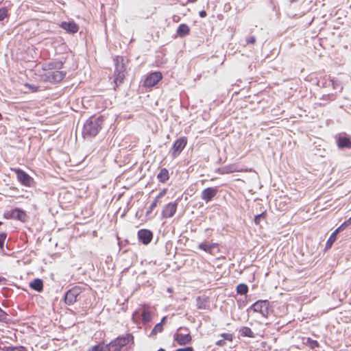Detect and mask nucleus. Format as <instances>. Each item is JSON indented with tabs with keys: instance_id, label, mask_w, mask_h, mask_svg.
Here are the masks:
<instances>
[{
	"instance_id": "nucleus-1",
	"label": "nucleus",
	"mask_w": 351,
	"mask_h": 351,
	"mask_svg": "<svg viewBox=\"0 0 351 351\" xmlns=\"http://www.w3.org/2000/svg\"><path fill=\"white\" fill-rule=\"evenodd\" d=\"M42 70L43 73H40V77L44 82L51 83L60 82L66 75L64 72L56 70L53 67L43 68Z\"/></svg>"
},
{
	"instance_id": "nucleus-2",
	"label": "nucleus",
	"mask_w": 351,
	"mask_h": 351,
	"mask_svg": "<svg viewBox=\"0 0 351 351\" xmlns=\"http://www.w3.org/2000/svg\"><path fill=\"white\" fill-rule=\"evenodd\" d=\"M12 172L16 175L17 180L23 186L31 187L35 183L34 180L29 174L19 168H11Z\"/></svg>"
},
{
	"instance_id": "nucleus-3",
	"label": "nucleus",
	"mask_w": 351,
	"mask_h": 351,
	"mask_svg": "<svg viewBox=\"0 0 351 351\" xmlns=\"http://www.w3.org/2000/svg\"><path fill=\"white\" fill-rule=\"evenodd\" d=\"M100 120H88L84 126V134L90 136H95L101 130Z\"/></svg>"
},
{
	"instance_id": "nucleus-4",
	"label": "nucleus",
	"mask_w": 351,
	"mask_h": 351,
	"mask_svg": "<svg viewBox=\"0 0 351 351\" xmlns=\"http://www.w3.org/2000/svg\"><path fill=\"white\" fill-rule=\"evenodd\" d=\"M269 307V302L268 300H258L250 307V309L255 313L261 314L264 317H267Z\"/></svg>"
},
{
	"instance_id": "nucleus-5",
	"label": "nucleus",
	"mask_w": 351,
	"mask_h": 351,
	"mask_svg": "<svg viewBox=\"0 0 351 351\" xmlns=\"http://www.w3.org/2000/svg\"><path fill=\"white\" fill-rule=\"evenodd\" d=\"M187 141L186 136H182L173 143L171 150L173 158H177L181 154L187 145Z\"/></svg>"
},
{
	"instance_id": "nucleus-6",
	"label": "nucleus",
	"mask_w": 351,
	"mask_h": 351,
	"mask_svg": "<svg viewBox=\"0 0 351 351\" xmlns=\"http://www.w3.org/2000/svg\"><path fill=\"white\" fill-rule=\"evenodd\" d=\"M162 79V73L160 71H155L147 75L143 85L146 88H152L156 85Z\"/></svg>"
},
{
	"instance_id": "nucleus-7",
	"label": "nucleus",
	"mask_w": 351,
	"mask_h": 351,
	"mask_svg": "<svg viewBox=\"0 0 351 351\" xmlns=\"http://www.w3.org/2000/svg\"><path fill=\"white\" fill-rule=\"evenodd\" d=\"M81 293V288L74 287L69 289L65 294L64 300L66 304L71 305L77 301L78 295Z\"/></svg>"
},
{
	"instance_id": "nucleus-8",
	"label": "nucleus",
	"mask_w": 351,
	"mask_h": 351,
	"mask_svg": "<svg viewBox=\"0 0 351 351\" xmlns=\"http://www.w3.org/2000/svg\"><path fill=\"white\" fill-rule=\"evenodd\" d=\"M4 217L7 219H15L23 222L25 221L27 218L26 213L18 208L13 209L9 213L5 214Z\"/></svg>"
},
{
	"instance_id": "nucleus-9",
	"label": "nucleus",
	"mask_w": 351,
	"mask_h": 351,
	"mask_svg": "<svg viewBox=\"0 0 351 351\" xmlns=\"http://www.w3.org/2000/svg\"><path fill=\"white\" fill-rule=\"evenodd\" d=\"M177 207L178 203L176 202L166 204L161 212L162 217L165 219L172 217L176 213Z\"/></svg>"
},
{
	"instance_id": "nucleus-10",
	"label": "nucleus",
	"mask_w": 351,
	"mask_h": 351,
	"mask_svg": "<svg viewBox=\"0 0 351 351\" xmlns=\"http://www.w3.org/2000/svg\"><path fill=\"white\" fill-rule=\"evenodd\" d=\"M111 342L121 350L123 347L129 344L130 342H132V344L134 343V337L132 334H126L125 336L117 337Z\"/></svg>"
},
{
	"instance_id": "nucleus-11",
	"label": "nucleus",
	"mask_w": 351,
	"mask_h": 351,
	"mask_svg": "<svg viewBox=\"0 0 351 351\" xmlns=\"http://www.w3.org/2000/svg\"><path fill=\"white\" fill-rule=\"evenodd\" d=\"M174 340L178 345L184 346L191 342L192 337L189 332L182 333L178 332L174 335Z\"/></svg>"
},
{
	"instance_id": "nucleus-12",
	"label": "nucleus",
	"mask_w": 351,
	"mask_h": 351,
	"mask_svg": "<svg viewBox=\"0 0 351 351\" xmlns=\"http://www.w3.org/2000/svg\"><path fill=\"white\" fill-rule=\"evenodd\" d=\"M138 240L144 245L149 244L153 238V233L147 229H141L138 231Z\"/></svg>"
},
{
	"instance_id": "nucleus-13",
	"label": "nucleus",
	"mask_w": 351,
	"mask_h": 351,
	"mask_svg": "<svg viewBox=\"0 0 351 351\" xmlns=\"http://www.w3.org/2000/svg\"><path fill=\"white\" fill-rule=\"evenodd\" d=\"M217 193L218 189L216 187L206 188L202 192V199L206 202H210Z\"/></svg>"
},
{
	"instance_id": "nucleus-14",
	"label": "nucleus",
	"mask_w": 351,
	"mask_h": 351,
	"mask_svg": "<svg viewBox=\"0 0 351 351\" xmlns=\"http://www.w3.org/2000/svg\"><path fill=\"white\" fill-rule=\"evenodd\" d=\"M114 82L116 86H119L123 83V80L125 77V67H116L114 72Z\"/></svg>"
},
{
	"instance_id": "nucleus-15",
	"label": "nucleus",
	"mask_w": 351,
	"mask_h": 351,
	"mask_svg": "<svg viewBox=\"0 0 351 351\" xmlns=\"http://www.w3.org/2000/svg\"><path fill=\"white\" fill-rule=\"evenodd\" d=\"M60 27L68 33L75 34L78 32L79 26L73 21L62 22Z\"/></svg>"
},
{
	"instance_id": "nucleus-16",
	"label": "nucleus",
	"mask_w": 351,
	"mask_h": 351,
	"mask_svg": "<svg viewBox=\"0 0 351 351\" xmlns=\"http://www.w3.org/2000/svg\"><path fill=\"white\" fill-rule=\"evenodd\" d=\"M141 317L144 323L149 322L152 319V313L149 307L146 304L141 306Z\"/></svg>"
},
{
	"instance_id": "nucleus-17",
	"label": "nucleus",
	"mask_w": 351,
	"mask_h": 351,
	"mask_svg": "<svg viewBox=\"0 0 351 351\" xmlns=\"http://www.w3.org/2000/svg\"><path fill=\"white\" fill-rule=\"evenodd\" d=\"M167 189H164L162 191H161L159 194L156 197V198L154 199L152 203L149 206V208L147 211V215L152 213V211L157 206L158 204L159 203L160 199H161L166 193H167Z\"/></svg>"
},
{
	"instance_id": "nucleus-18",
	"label": "nucleus",
	"mask_w": 351,
	"mask_h": 351,
	"mask_svg": "<svg viewBox=\"0 0 351 351\" xmlns=\"http://www.w3.org/2000/svg\"><path fill=\"white\" fill-rule=\"evenodd\" d=\"M337 143L339 148H351V140L347 136H339Z\"/></svg>"
},
{
	"instance_id": "nucleus-19",
	"label": "nucleus",
	"mask_w": 351,
	"mask_h": 351,
	"mask_svg": "<svg viewBox=\"0 0 351 351\" xmlns=\"http://www.w3.org/2000/svg\"><path fill=\"white\" fill-rule=\"evenodd\" d=\"M157 179L160 182H166L169 179V173L168 169L166 168H162L157 175Z\"/></svg>"
},
{
	"instance_id": "nucleus-20",
	"label": "nucleus",
	"mask_w": 351,
	"mask_h": 351,
	"mask_svg": "<svg viewBox=\"0 0 351 351\" xmlns=\"http://www.w3.org/2000/svg\"><path fill=\"white\" fill-rule=\"evenodd\" d=\"M29 287L32 289L40 292L43 290V282L40 278H36L29 283Z\"/></svg>"
},
{
	"instance_id": "nucleus-21",
	"label": "nucleus",
	"mask_w": 351,
	"mask_h": 351,
	"mask_svg": "<svg viewBox=\"0 0 351 351\" xmlns=\"http://www.w3.org/2000/svg\"><path fill=\"white\" fill-rule=\"evenodd\" d=\"M24 88L22 90V91L25 94H29V93H36L40 90L39 86H36L34 84L25 83L24 85Z\"/></svg>"
},
{
	"instance_id": "nucleus-22",
	"label": "nucleus",
	"mask_w": 351,
	"mask_h": 351,
	"mask_svg": "<svg viewBox=\"0 0 351 351\" xmlns=\"http://www.w3.org/2000/svg\"><path fill=\"white\" fill-rule=\"evenodd\" d=\"M165 319H166V317H164L162 319L161 322L160 323L157 324L154 327V328L152 329V330L150 332V335H149L150 337L156 336L158 333H160V332H162V330H163V324H164Z\"/></svg>"
},
{
	"instance_id": "nucleus-23",
	"label": "nucleus",
	"mask_w": 351,
	"mask_h": 351,
	"mask_svg": "<svg viewBox=\"0 0 351 351\" xmlns=\"http://www.w3.org/2000/svg\"><path fill=\"white\" fill-rule=\"evenodd\" d=\"M190 32L189 27L186 24H180L177 29V34L180 37H184Z\"/></svg>"
},
{
	"instance_id": "nucleus-24",
	"label": "nucleus",
	"mask_w": 351,
	"mask_h": 351,
	"mask_svg": "<svg viewBox=\"0 0 351 351\" xmlns=\"http://www.w3.org/2000/svg\"><path fill=\"white\" fill-rule=\"evenodd\" d=\"M243 171L246 172V171H247V169L243 170V169H238L235 165H228V166L223 167V173H234V172H243Z\"/></svg>"
},
{
	"instance_id": "nucleus-25",
	"label": "nucleus",
	"mask_w": 351,
	"mask_h": 351,
	"mask_svg": "<svg viewBox=\"0 0 351 351\" xmlns=\"http://www.w3.org/2000/svg\"><path fill=\"white\" fill-rule=\"evenodd\" d=\"M197 308L198 309H206L208 307V298L197 297Z\"/></svg>"
},
{
	"instance_id": "nucleus-26",
	"label": "nucleus",
	"mask_w": 351,
	"mask_h": 351,
	"mask_svg": "<svg viewBox=\"0 0 351 351\" xmlns=\"http://www.w3.org/2000/svg\"><path fill=\"white\" fill-rule=\"evenodd\" d=\"M337 232H336L335 231H334L331 234L330 236L329 237L328 239L327 240L326 243V245H325V249L327 250H329L331 248L332 245H333V243L335 242V241L337 240Z\"/></svg>"
},
{
	"instance_id": "nucleus-27",
	"label": "nucleus",
	"mask_w": 351,
	"mask_h": 351,
	"mask_svg": "<svg viewBox=\"0 0 351 351\" xmlns=\"http://www.w3.org/2000/svg\"><path fill=\"white\" fill-rule=\"evenodd\" d=\"M240 333L243 337H254V333L252 332V330L247 326H244L241 328Z\"/></svg>"
},
{
	"instance_id": "nucleus-28",
	"label": "nucleus",
	"mask_w": 351,
	"mask_h": 351,
	"mask_svg": "<svg viewBox=\"0 0 351 351\" xmlns=\"http://www.w3.org/2000/svg\"><path fill=\"white\" fill-rule=\"evenodd\" d=\"M237 293L239 295H245L248 292V287L247 285L244 283H241L237 285Z\"/></svg>"
},
{
	"instance_id": "nucleus-29",
	"label": "nucleus",
	"mask_w": 351,
	"mask_h": 351,
	"mask_svg": "<svg viewBox=\"0 0 351 351\" xmlns=\"http://www.w3.org/2000/svg\"><path fill=\"white\" fill-rule=\"evenodd\" d=\"M266 217H267V211L265 210L263 213H261V214L256 215L254 217V221L256 226H260L261 227V221L262 219L265 220Z\"/></svg>"
},
{
	"instance_id": "nucleus-30",
	"label": "nucleus",
	"mask_w": 351,
	"mask_h": 351,
	"mask_svg": "<svg viewBox=\"0 0 351 351\" xmlns=\"http://www.w3.org/2000/svg\"><path fill=\"white\" fill-rule=\"evenodd\" d=\"M304 343L311 349H315L319 347V343H318V341L310 337L306 338Z\"/></svg>"
},
{
	"instance_id": "nucleus-31",
	"label": "nucleus",
	"mask_w": 351,
	"mask_h": 351,
	"mask_svg": "<svg viewBox=\"0 0 351 351\" xmlns=\"http://www.w3.org/2000/svg\"><path fill=\"white\" fill-rule=\"evenodd\" d=\"M198 247L206 252H210L214 247V244H210L207 242L202 243L199 245Z\"/></svg>"
},
{
	"instance_id": "nucleus-32",
	"label": "nucleus",
	"mask_w": 351,
	"mask_h": 351,
	"mask_svg": "<svg viewBox=\"0 0 351 351\" xmlns=\"http://www.w3.org/2000/svg\"><path fill=\"white\" fill-rule=\"evenodd\" d=\"M2 350L3 351H25V348L23 346H5Z\"/></svg>"
},
{
	"instance_id": "nucleus-33",
	"label": "nucleus",
	"mask_w": 351,
	"mask_h": 351,
	"mask_svg": "<svg viewBox=\"0 0 351 351\" xmlns=\"http://www.w3.org/2000/svg\"><path fill=\"white\" fill-rule=\"evenodd\" d=\"M105 351H121V350L117 347L114 343L110 342L106 346V350Z\"/></svg>"
},
{
	"instance_id": "nucleus-34",
	"label": "nucleus",
	"mask_w": 351,
	"mask_h": 351,
	"mask_svg": "<svg viewBox=\"0 0 351 351\" xmlns=\"http://www.w3.org/2000/svg\"><path fill=\"white\" fill-rule=\"evenodd\" d=\"M221 336L223 337L222 339L232 342L233 340V335L230 333H222Z\"/></svg>"
},
{
	"instance_id": "nucleus-35",
	"label": "nucleus",
	"mask_w": 351,
	"mask_h": 351,
	"mask_svg": "<svg viewBox=\"0 0 351 351\" xmlns=\"http://www.w3.org/2000/svg\"><path fill=\"white\" fill-rule=\"evenodd\" d=\"M8 16V10L6 8H0V21H3Z\"/></svg>"
},
{
	"instance_id": "nucleus-36",
	"label": "nucleus",
	"mask_w": 351,
	"mask_h": 351,
	"mask_svg": "<svg viewBox=\"0 0 351 351\" xmlns=\"http://www.w3.org/2000/svg\"><path fill=\"white\" fill-rule=\"evenodd\" d=\"M104 349V346L102 344H98L96 346H93L90 349H88V351H102Z\"/></svg>"
},
{
	"instance_id": "nucleus-37",
	"label": "nucleus",
	"mask_w": 351,
	"mask_h": 351,
	"mask_svg": "<svg viewBox=\"0 0 351 351\" xmlns=\"http://www.w3.org/2000/svg\"><path fill=\"white\" fill-rule=\"evenodd\" d=\"M6 321H7V314L5 311H3L0 308V322H6Z\"/></svg>"
},
{
	"instance_id": "nucleus-38",
	"label": "nucleus",
	"mask_w": 351,
	"mask_h": 351,
	"mask_svg": "<svg viewBox=\"0 0 351 351\" xmlns=\"http://www.w3.org/2000/svg\"><path fill=\"white\" fill-rule=\"evenodd\" d=\"M5 239H6V234L4 232L0 233V247L1 248H3Z\"/></svg>"
},
{
	"instance_id": "nucleus-39",
	"label": "nucleus",
	"mask_w": 351,
	"mask_h": 351,
	"mask_svg": "<svg viewBox=\"0 0 351 351\" xmlns=\"http://www.w3.org/2000/svg\"><path fill=\"white\" fill-rule=\"evenodd\" d=\"M349 226V224L346 221H344L340 226H339L335 231L337 233H339L340 231L345 229L346 227Z\"/></svg>"
},
{
	"instance_id": "nucleus-40",
	"label": "nucleus",
	"mask_w": 351,
	"mask_h": 351,
	"mask_svg": "<svg viewBox=\"0 0 351 351\" xmlns=\"http://www.w3.org/2000/svg\"><path fill=\"white\" fill-rule=\"evenodd\" d=\"M175 351H194V349L191 346H187V347L182 348H178V349L176 350Z\"/></svg>"
},
{
	"instance_id": "nucleus-41",
	"label": "nucleus",
	"mask_w": 351,
	"mask_h": 351,
	"mask_svg": "<svg viewBox=\"0 0 351 351\" xmlns=\"http://www.w3.org/2000/svg\"><path fill=\"white\" fill-rule=\"evenodd\" d=\"M246 42L248 44H254L256 42V38L254 36H250L246 39Z\"/></svg>"
},
{
	"instance_id": "nucleus-42",
	"label": "nucleus",
	"mask_w": 351,
	"mask_h": 351,
	"mask_svg": "<svg viewBox=\"0 0 351 351\" xmlns=\"http://www.w3.org/2000/svg\"><path fill=\"white\" fill-rule=\"evenodd\" d=\"M226 341L224 339H219L216 342V345L218 346H223L226 345Z\"/></svg>"
},
{
	"instance_id": "nucleus-43",
	"label": "nucleus",
	"mask_w": 351,
	"mask_h": 351,
	"mask_svg": "<svg viewBox=\"0 0 351 351\" xmlns=\"http://www.w3.org/2000/svg\"><path fill=\"white\" fill-rule=\"evenodd\" d=\"M206 16V12L204 10L199 12V16L204 18Z\"/></svg>"
},
{
	"instance_id": "nucleus-44",
	"label": "nucleus",
	"mask_w": 351,
	"mask_h": 351,
	"mask_svg": "<svg viewBox=\"0 0 351 351\" xmlns=\"http://www.w3.org/2000/svg\"><path fill=\"white\" fill-rule=\"evenodd\" d=\"M346 221L348 222L349 226L351 225V217L348 220H346Z\"/></svg>"
},
{
	"instance_id": "nucleus-45",
	"label": "nucleus",
	"mask_w": 351,
	"mask_h": 351,
	"mask_svg": "<svg viewBox=\"0 0 351 351\" xmlns=\"http://www.w3.org/2000/svg\"><path fill=\"white\" fill-rule=\"evenodd\" d=\"M190 2H195L196 0H189Z\"/></svg>"
},
{
	"instance_id": "nucleus-46",
	"label": "nucleus",
	"mask_w": 351,
	"mask_h": 351,
	"mask_svg": "<svg viewBox=\"0 0 351 351\" xmlns=\"http://www.w3.org/2000/svg\"><path fill=\"white\" fill-rule=\"evenodd\" d=\"M2 118V116H1V114L0 113V120Z\"/></svg>"
},
{
	"instance_id": "nucleus-47",
	"label": "nucleus",
	"mask_w": 351,
	"mask_h": 351,
	"mask_svg": "<svg viewBox=\"0 0 351 351\" xmlns=\"http://www.w3.org/2000/svg\"><path fill=\"white\" fill-rule=\"evenodd\" d=\"M1 224H2V222H1V221H0V225H1Z\"/></svg>"
},
{
	"instance_id": "nucleus-48",
	"label": "nucleus",
	"mask_w": 351,
	"mask_h": 351,
	"mask_svg": "<svg viewBox=\"0 0 351 351\" xmlns=\"http://www.w3.org/2000/svg\"><path fill=\"white\" fill-rule=\"evenodd\" d=\"M350 8H351V4H350Z\"/></svg>"
}]
</instances>
